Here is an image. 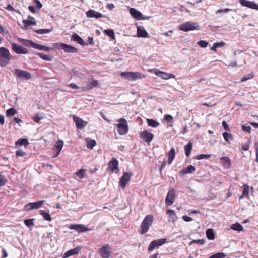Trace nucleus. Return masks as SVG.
Returning <instances> with one entry per match:
<instances>
[{
	"label": "nucleus",
	"instance_id": "nucleus-1",
	"mask_svg": "<svg viewBox=\"0 0 258 258\" xmlns=\"http://www.w3.org/2000/svg\"><path fill=\"white\" fill-rule=\"evenodd\" d=\"M153 220L154 217L152 215H148L144 218L140 225L139 232L141 234L143 235L147 232L152 225Z\"/></svg>",
	"mask_w": 258,
	"mask_h": 258
},
{
	"label": "nucleus",
	"instance_id": "nucleus-4",
	"mask_svg": "<svg viewBox=\"0 0 258 258\" xmlns=\"http://www.w3.org/2000/svg\"><path fill=\"white\" fill-rule=\"evenodd\" d=\"M119 123L115 125L117 127L118 133L119 135H123L126 134L128 131V126L125 119L122 118L118 120Z\"/></svg>",
	"mask_w": 258,
	"mask_h": 258
},
{
	"label": "nucleus",
	"instance_id": "nucleus-18",
	"mask_svg": "<svg viewBox=\"0 0 258 258\" xmlns=\"http://www.w3.org/2000/svg\"><path fill=\"white\" fill-rule=\"evenodd\" d=\"M64 142L62 140H59L54 144L53 149L56 153L55 157L57 156L60 153L63 146Z\"/></svg>",
	"mask_w": 258,
	"mask_h": 258
},
{
	"label": "nucleus",
	"instance_id": "nucleus-52",
	"mask_svg": "<svg viewBox=\"0 0 258 258\" xmlns=\"http://www.w3.org/2000/svg\"><path fill=\"white\" fill-rule=\"evenodd\" d=\"M225 256V254L222 252H219L213 254L208 258H223Z\"/></svg>",
	"mask_w": 258,
	"mask_h": 258
},
{
	"label": "nucleus",
	"instance_id": "nucleus-13",
	"mask_svg": "<svg viewBox=\"0 0 258 258\" xmlns=\"http://www.w3.org/2000/svg\"><path fill=\"white\" fill-rule=\"evenodd\" d=\"M175 191L173 189H170L166 196L165 203L167 206H171L173 204L175 199Z\"/></svg>",
	"mask_w": 258,
	"mask_h": 258
},
{
	"label": "nucleus",
	"instance_id": "nucleus-40",
	"mask_svg": "<svg viewBox=\"0 0 258 258\" xmlns=\"http://www.w3.org/2000/svg\"><path fill=\"white\" fill-rule=\"evenodd\" d=\"M16 113L17 111L14 108H10L6 111V114L7 116H13Z\"/></svg>",
	"mask_w": 258,
	"mask_h": 258
},
{
	"label": "nucleus",
	"instance_id": "nucleus-19",
	"mask_svg": "<svg viewBox=\"0 0 258 258\" xmlns=\"http://www.w3.org/2000/svg\"><path fill=\"white\" fill-rule=\"evenodd\" d=\"M86 14L88 18H100L103 16L101 13L92 9H90L86 12Z\"/></svg>",
	"mask_w": 258,
	"mask_h": 258
},
{
	"label": "nucleus",
	"instance_id": "nucleus-36",
	"mask_svg": "<svg viewBox=\"0 0 258 258\" xmlns=\"http://www.w3.org/2000/svg\"><path fill=\"white\" fill-rule=\"evenodd\" d=\"M19 42L22 43L24 45L28 47H32L33 41L30 40H26L20 38L19 39Z\"/></svg>",
	"mask_w": 258,
	"mask_h": 258
},
{
	"label": "nucleus",
	"instance_id": "nucleus-8",
	"mask_svg": "<svg viewBox=\"0 0 258 258\" xmlns=\"http://www.w3.org/2000/svg\"><path fill=\"white\" fill-rule=\"evenodd\" d=\"M166 242L167 239L166 238H162L152 241V242H150L149 245V247L148 248V251L149 252H151L152 250H153L155 248H158V247L162 245Z\"/></svg>",
	"mask_w": 258,
	"mask_h": 258
},
{
	"label": "nucleus",
	"instance_id": "nucleus-62",
	"mask_svg": "<svg viewBox=\"0 0 258 258\" xmlns=\"http://www.w3.org/2000/svg\"><path fill=\"white\" fill-rule=\"evenodd\" d=\"M32 207V203H29L25 205V208L27 211H30L33 209Z\"/></svg>",
	"mask_w": 258,
	"mask_h": 258
},
{
	"label": "nucleus",
	"instance_id": "nucleus-63",
	"mask_svg": "<svg viewBox=\"0 0 258 258\" xmlns=\"http://www.w3.org/2000/svg\"><path fill=\"white\" fill-rule=\"evenodd\" d=\"M41 119V118L38 116V115H35L33 117V120L36 123H39Z\"/></svg>",
	"mask_w": 258,
	"mask_h": 258
},
{
	"label": "nucleus",
	"instance_id": "nucleus-11",
	"mask_svg": "<svg viewBox=\"0 0 258 258\" xmlns=\"http://www.w3.org/2000/svg\"><path fill=\"white\" fill-rule=\"evenodd\" d=\"M11 46L12 50L17 54H26L29 53L27 49L14 42L11 43Z\"/></svg>",
	"mask_w": 258,
	"mask_h": 258
},
{
	"label": "nucleus",
	"instance_id": "nucleus-64",
	"mask_svg": "<svg viewBox=\"0 0 258 258\" xmlns=\"http://www.w3.org/2000/svg\"><path fill=\"white\" fill-rule=\"evenodd\" d=\"M28 9L31 12L33 13H35L36 11L35 7L33 6H29L28 7Z\"/></svg>",
	"mask_w": 258,
	"mask_h": 258
},
{
	"label": "nucleus",
	"instance_id": "nucleus-31",
	"mask_svg": "<svg viewBox=\"0 0 258 258\" xmlns=\"http://www.w3.org/2000/svg\"><path fill=\"white\" fill-rule=\"evenodd\" d=\"M40 214L42 216L43 218L45 220L51 221L52 218L48 212H46L44 210L40 211Z\"/></svg>",
	"mask_w": 258,
	"mask_h": 258
},
{
	"label": "nucleus",
	"instance_id": "nucleus-53",
	"mask_svg": "<svg viewBox=\"0 0 258 258\" xmlns=\"http://www.w3.org/2000/svg\"><path fill=\"white\" fill-rule=\"evenodd\" d=\"M164 118L168 122H171L173 120V117L171 115L169 114L165 115Z\"/></svg>",
	"mask_w": 258,
	"mask_h": 258
},
{
	"label": "nucleus",
	"instance_id": "nucleus-49",
	"mask_svg": "<svg viewBox=\"0 0 258 258\" xmlns=\"http://www.w3.org/2000/svg\"><path fill=\"white\" fill-rule=\"evenodd\" d=\"M197 44L202 48H205L207 47L208 42L204 40H200L197 42Z\"/></svg>",
	"mask_w": 258,
	"mask_h": 258
},
{
	"label": "nucleus",
	"instance_id": "nucleus-7",
	"mask_svg": "<svg viewBox=\"0 0 258 258\" xmlns=\"http://www.w3.org/2000/svg\"><path fill=\"white\" fill-rule=\"evenodd\" d=\"M14 75L20 79L29 80L31 78V74L29 72L18 69H15Z\"/></svg>",
	"mask_w": 258,
	"mask_h": 258
},
{
	"label": "nucleus",
	"instance_id": "nucleus-9",
	"mask_svg": "<svg viewBox=\"0 0 258 258\" xmlns=\"http://www.w3.org/2000/svg\"><path fill=\"white\" fill-rule=\"evenodd\" d=\"M111 253V247L108 244L103 245L99 249L100 256L102 258H109Z\"/></svg>",
	"mask_w": 258,
	"mask_h": 258
},
{
	"label": "nucleus",
	"instance_id": "nucleus-41",
	"mask_svg": "<svg viewBox=\"0 0 258 258\" xmlns=\"http://www.w3.org/2000/svg\"><path fill=\"white\" fill-rule=\"evenodd\" d=\"M52 31V29H40L34 30V31L37 34H43L48 33Z\"/></svg>",
	"mask_w": 258,
	"mask_h": 258
},
{
	"label": "nucleus",
	"instance_id": "nucleus-37",
	"mask_svg": "<svg viewBox=\"0 0 258 258\" xmlns=\"http://www.w3.org/2000/svg\"><path fill=\"white\" fill-rule=\"evenodd\" d=\"M35 54L44 60L51 61L52 60L51 57L48 55L43 54L40 52H37Z\"/></svg>",
	"mask_w": 258,
	"mask_h": 258
},
{
	"label": "nucleus",
	"instance_id": "nucleus-45",
	"mask_svg": "<svg viewBox=\"0 0 258 258\" xmlns=\"http://www.w3.org/2000/svg\"><path fill=\"white\" fill-rule=\"evenodd\" d=\"M98 82L97 80H93L88 85V89H91L94 87L97 86Z\"/></svg>",
	"mask_w": 258,
	"mask_h": 258
},
{
	"label": "nucleus",
	"instance_id": "nucleus-28",
	"mask_svg": "<svg viewBox=\"0 0 258 258\" xmlns=\"http://www.w3.org/2000/svg\"><path fill=\"white\" fill-rule=\"evenodd\" d=\"M192 148V143L189 142L186 146H184V149L186 156H189Z\"/></svg>",
	"mask_w": 258,
	"mask_h": 258
},
{
	"label": "nucleus",
	"instance_id": "nucleus-17",
	"mask_svg": "<svg viewBox=\"0 0 258 258\" xmlns=\"http://www.w3.org/2000/svg\"><path fill=\"white\" fill-rule=\"evenodd\" d=\"M73 118L77 128L82 129L85 126L86 122H84L82 119L75 115H73Z\"/></svg>",
	"mask_w": 258,
	"mask_h": 258
},
{
	"label": "nucleus",
	"instance_id": "nucleus-43",
	"mask_svg": "<svg viewBox=\"0 0 258 258\" xmlns=\"http://www.w3.org/2000/svg\"><path fill=\"white\" fill-rule=\"evenodd\" d=\"M254 77V74L253 72H251L246 75L244 76L241 79V82H243L246 81L249 79H252Z\"/></svg>",
	"mask_w": 258,
	"mask_h": 258
},
{
	"label": "nucleus",
	"instance_id": "nucleus-12",
	"mask_svg": "<svg viewBox=\"0 0 258 258\" xmlns=\"http://www.w3.org/2000/svg\"><path fill=\"white\" fill-rule=\"evenodd\" d=\"M154 135L151 132L145 130L140 133V137L145 142L150 143L153 139Z\"/></svg>",
	"mask_w": 258,
	"mask_h": 258
},
{
	"label": "nucleus",
	"instance_id": "nucleus-15",
	"mask_svg": "<svg viewBox=\"0 0 258 258\" xmlns=\"http://www.w3.org/2000/svg\"><path fill=\"white\" fill-rule=\"evenodd\" d=\"M69 228L75 230L78 232H85L90 230L89 228L82 224H72L70 225Z\"/></svg>",
	"mask_w": 258,
	"mask_h": 258
},
{
	"label": "nucleus",
	"instance_id": "nucleus-48",
	"mask_svg": "<svg viewBox=\"0 0 258 258\" xmlns=\"http://www.w3.org/2000/svg\"><path fill=\"white\" fill-rule=\"evenodd\" d=\"M34 219H28L24 220L25 224L28 226L30 227L34 225Z\"/></svg>",
	"mask_w": 258,
	"mask_h": 258
},
{
	"label": "nucleus",
	"instance_id": "nucleus-46",
	"mask_svg": "<svg viewBox=\"0 0 258 258\" xmlns=\"http://www.w3.org/2000/svg\"><path fill=\"white\" fill-rule=\"evenodd\" d=\"M7 182L6 178L0 173V187L4 186Z\"/></svg>",
	"mask_w": 258,
	"mask_h": 258
},
{
	"label": "nucleus",
	"instance_id": "nucleus-5",
	"mask_svg": "<svg viewBox=\"0 0 258 258\" xmlns=\"http://www.w3.org/2000/svg\"><path fill=\"white\" fill-rule=\"evenodd\" d=\"M54 46L57 48H61L66 53H74L78 52L76 47L63 43H54Z\"/></svg>",
	"mask_w": 258,
	"mask_h": 258
},
{
	"label": "nucleus",
	"instance_id": "nucleus-59",
	"mask_svg": "<svg viewBox=\"0 0 258 258\" xmlns=\"http://www.w3.org/2000/svg\"><path fill=\"white\" fill-rule=\"evenodd\" d=\"M182 218L186 222H190L193 220L192 218L186 215H183Z\"/></svg>",
	"mask_w": 258,
	"mask_h": 258
},
{
	"label": "nucleus",
	"instance_id": "nucleus-3",
	"mask_svg": "<svg viewBox=\"0 0 258 258\" xmlns=\"http://www.w3.org/2000/svg\"><path fill=\"white\" fill-rule=\"evenodd\" d=\"M120 76L131 81H136L145 77V75L139 72H122Z\"/></svg>",
	"mask_w": 258,
	"mask_h": 258
},
{
	"label": "nucleus",
	"instance_id": "nucleus-30",
	"mask_svg": "<svg viewBox=\"0 0 258 258\" xmlns=\"http://www.w3.org/2000/svg\"><path fill=\"white\" fill-rule=\"evenodd\" d=\"M243 192L242 194L239 196V199H242L243 197L246 196L247 197H248V194L249 192V186L247 184H244L243 185Z\"/></svg>",
	"mask_w": 258,
	"mask_h": 258
},
{
	"label": "nucleus",
	"instance_id": "nucleus-61",
	"mask_svg": "<svg viewBox=\"0 0 258 258\" xmlns=\"http://www.w3.org/2000/svg\"><path fill=\"white\" fill-rule=\"evenodd\" d=\"M16 154L17 156H22L25 154V153L22 150H17Z\"/></svg>",
	"mask_w": 258,
	"mask_h": 258
},
{
	"label": "nucleus",
	"instance_id": "nucleus-57",
	"mask_svg": "<svg viewBox=\"0 0 258 258\" xmlns=\"http://www.w3.org/2000/svg\"><path fill=\"white\" fill-rule=\"evenodd\" d=\"M34 2L38 10L42 8V5L39 0H34Z\"/></svg>",
	"mask_w": 258,
	"mask_h": 258
},
{
	"label": "nucleus",
	"instance_id": "nucleus-16",
	"mask_svg": "<svg viewBox=\"0 0 258 258\" xmlns=\"http://www.w3.org/2000/svg\"><path fill=\"white\" fill-rule=\"evenodd\" d=\"M239 3L242 6L258 10V5L254 2L247 0H240Z\"/></svg>",
	"mask_w": 258,
	"mask_h": 258
},
{
	"label": "nucleus",
	"instance_id": "nucleus-22",
	"mask_svg": "<svg viewBox=\"0 0 258 258\" xmlns=\"http://www.w3.org/2000/svg\"><path fill=\"white\" fill-rule=\"evenodd\" d=\"M137 35L138 37L146 38L148 34L143 27L139 26L137 27Z\"/></svg>",
	"mask_w": 258,
	"mask_h": 258
},
{
	"label": "nucleus",
	"instance_id": "nucleus-6",
	"mask_svg": "<svg viewBox=\"0 0 258 258\" xmlns=\"http://www.w3.org/2000/svg\"><path fill=\"white\" fill-rule=\"evenodd\" d=\"M132 176L133 173L130 170L123 173V174L120 177L119 182V186L122 189H124L125 188L127 183L130 181Z\"/></svg>",
	"mask_w": 258,
	"mask_h": 258
},
{
	"label": "nucleus",
	"instance_id": "nucleus-42",
	"mask_svg": "<svg viewBox=\"0 0 258 258\" xmlns=\"http://www.w3.org/2000/svg\"><path fill=\"white\" fill-rule=\"evenodd\" d=\"M104 33L112 39H115V34L113 30L107 29L104 31Z\"/></svg>",
	"mask_w": 258,
	"mask_h": 258
},
{
	"label": "nucleus",
	"instance_id": "nucleus-24",
	"mask_svg": "<svg viewBox=\"0 0 258 258\" xmlns=\"http://www.w3.org/2000/svg\"><path fill=\"white\" fill-rule=\"evenodd\" d=\"M130 12L131 15L135 18L140 20L142 19V14L139 11L137 10L134 8H131L130 10Z\"/></svg>",
	"mask_w": 258,
	"mask_h": 258
},
{
	"label": "nucleus",
	"instance_id": "nucleus-32",
	"mask_svg": "<svg viewBox=\"0 0 258 258\" xmlns=\"http://www.w3.org/2000/svg\"><path fill=\"white\" fill-rule=\"evenodd\" d=\"M206 234L208 239L214 240L215 239V234L212 229H207Z\"/></svg>",
	"mask_w": 258,
	"mask_h": 258
},
{
	"label": "nucleus",
	"instance_id": "nucleus-58",
	"mask_svg": "<svg viewBox=\"0 0 258 258\" xmlns=\"http://www.w3.org/2000/svg\"><path fill=\"white\" fill-rule=\"evenodd\" d=\"M242 130L244 131L247 132V133H250V132H251V127L249 126H246V125H243L242 126Z\"/></svg>",
	"mask_w": 258,
	"mask_h": 258
},
{
	"label": "nucleus",
	"instance_id": "nucleus-39",
	"mask_svg": "<svg viewBox=\"0 0 258 258\" xmlns=\"http://www.w3.org/2000/svg\"><path fill=\"white\" fill-rule=\"evenodd\" d=\"M231 228L233 230L237 231H241L243 230L242 226L238 223L232 224Z\"/></svg>",
	"mask_w": 258,
	"mask_h": 258
},
{
	"label": "nucleus",
	"instance_id": "nucleus-60",
	"mask_svg": "<svg viewBox=\"0 0 258 258\" xmlns=\"http://www.w3.org/2000/svg\"><path fill=\"white\" fill-rule=\"evenodd\" d=\"M231 10L229 8H226L224 9H219L216 11V13H220L222 12L227 13L230 11Z\"/></svg>",
	"mask_w": 258,
	"mask_h": 258
},
{
	"label": "nucleus",
	"instance_id": "nucleus-50",
	"mask_svg": "<svg viewBox=\"0 0 258 258\" xmlns=\"http://www.w3.org/2000/svg\"><path fill=\"white\" fill-rule=\"evenodd\" d=\"M211 156L210 155L208 154H200L199 155L196 156V157L195 158V159L197 160H201L203 159H208Z\"/></svg>",
	"mask_w": 258,
	"mask_h": 258
},
{
	"label": "nucleus",
	"instance_id": "nucleus-44",
	"mask_svg": "<svg viewBox=\"0 0 258 258\" xmlns=\"http://www.w3.org/2000/svg\"><path fill=\"white\" fill-rule=\"evenodd\" d=\"M96 144V141L94 140H87V147L88 148L92 149Z\"/></svg>",
	"mask_w": 258,
	"mask_h": 258
},
{
	"label": "nucleus",
	"instance_id": "nucleus-21",
	"mask_svg": "<svg viewBox=\"0 0 258 258\" xmlns=\"http://www.w3.org/2000/svg\"><path fill=\"white\" fill-rule=\"evenodd\" d=\"M81 250L80 247H76L73 249H70L64 253L63 258H67L70 256L76 255L78 254L79 251Z\"/></svg>",
	"mask_w": 258,
	"mask_h": 258
},
{
	"label": "nucleus",
	"instance_id": "nucleus-14",
	"mask_svg": "<svg viewBox=\"0 0 258 258\" xmlns=\"http://www.w3.org/2000/svg\"><path fill=\"white\" fill-rule=\"evenodd\" d=\"M154 73L159 77L164 80H168L171 78H175V75L171 73H168L165 72L156 70L154 71Z\"/></svg>",
	"mask_w": 258,
	"mask_h": 258
},
{
	"label": "nucleus",
	"instance_id": "nucleus-55",
	"mask_svg": "<svg viewBox=\"0 0 258 258\" xmlns=\"http://www.w3.org/2000/svg\"><path fill=\"white\" fill-rule=\"evenodd\" d=\"M223 136L226 141H228L229 138L231 137V135L227 132H224L223 133Z\"/></svg>",
	"mask_w": 258,
	"mask_h": 258
},
{
	"label": "nucleus",
	"instance_id": "nucleus-38",
	"mask_svg": "<svg viewBox=\"0 0 258 258\" xmlns=\"http://www.w3.org/2000/svg\"><path fill=\"white\" fill-rule=\"evenodd\" d=\"M175 155V150L174 148L171 149V150L169 151V153H168V161H172L174 159Z\"/></svg>",
	"mask_w": 258,
	"mask_h": 258
},
{
	"label": "nucleus",
	"instance_id": "nucleus-25",
	"mask_svg": "<svg viewBox=\"0 0 258 258\" xmlns=\"http://www.w3.org/2000/svg\"><path fill=\"white\" fill-rule=\"evenodd\" d=\"M71 40L77 42L81 45H87V44L77 34H74L72 35Z\"/></svg>",
	"mask_w": 258,
	"mask_h": 258
},
{
	"label": "nucleus",
	"instance_id": "nucleus-56",
	"mask_svg": "<svg viewBox=\"0 0 258 258\" xmlns=\"http://www.w3.org/2000/svg\"><path fill=\"white\" fill-rule=\"evenodd\" d=\"M214 44H215V45L216 46V47L217 48L223 47L226 45V43L224 42H223V41H221L220 42H216Z\"/></svg>",
	"mask_w": 258,
	"mask_h": 258
},
{
	"label": "nucleus",
	"instance_id": "nucleus-23",
	"mask_svg": "<svg viewBox=\"0 0 258 258\" xmlns=\"http://www.w3.org/2000/svg\"><path fill=\"white\" fill-rule=\"evenodd\" d=\"M32 47L34 48V49H38V50H44L45 51H49L51 49H52V48H50V47H49L48 46H44V45H42L39 44L38 43H35L34 42H33V45L32 46Z\"/></svg>",
	"mask_w": 258,
	"mask_h": 258
},
{
	"label": "nucleus",
	"instance_id": "nucleus-2",
	"mask_svg": "<svg viewBox=\"0 0 258 258\" xmlns=\"http://www.w3.org/2000/svg\"><path fill=\"white\" fill-rule=\"evenodd\" d=\"M11 55L9 50L4 47H0V66H7L11 59Z\"/></svg>",
	"mask_w": 258,
	"mask_h": 258
},
{
	"label": "nucleus",
	"instance_id": "nucleus-20",
	"mask_svg": "<svg viewBox=\"0 0 258 258\" xmlns=\"http://www.w3.org/2000/svg\"><path fill=\"white\" fill-rule=\"evenodd\" d=\"M22 23L24 24V29H27L30 25H36V22L34 20V18L31 16H28V20H23Z\"/></svg>",
	"mask_w": 258,
	"mask_h": 258
},
{
	"label": "nucleus",
	"instance_id": "nucleus-51",
	"mask_svg": "<svg viewBox=\"0 0 258 258\" xmlns=\"http://www.w3.org/2000/svg\"><path fill=\"white\" fill-rule=\"evenodd\" d=\"M85 173V170L83 169H81L76 172V174L80 178H83L84 177Z\"/></svg>",
	"mask_w": 258,
	"mask_h": 258
},
{
	"label": "nucleus",
	"instance_id": "nucleus-27",
	"mask_svg": "<svg viewBox=\"0 0 258 258\" xmlns=\"http://www.w3.org/2000/svg\"><path fill=\"white\" fill-rule=\"evenodd\" d=\"M29 144V142L27 139L26 138H20L15 143L16 146H26Z\"/></svg>",
	"mask_w": 258,
	"mask_h": 258
},
{
	"label": "nucleus",
	"instance_id": "nucleus-35",
	"mask_svg": "<svg viewBox=\"0 0 258 258\" xmlns=\"http://www.w3.org/2000/svg\"><path fill=\"white\" fill-rule=\"evenodd\" d=\"M45 200H41L36 202L32 203V209H38L42 207V205L44 203Z\"/></svg>",
	"mask_w": 258,
	"mask_h": 258
},
{
	"label": "nucleus",
	"instance_id": "nucleus-54",
	"mask_svg": "<svg viewBox=\"0 0 258 258\" xmlns=\"http://www.w3.org/2000/svg\"><path fill=\"white\" fill-rule=\"evenodd\" d=\"M6 9L7 10L10 11H15V12H16L17 13H20L19 10H15L14 7L12 6H11L10 4H8L7 7H6Z\"/></svg>",
	"mask_w": 258,
	"mask_h": 258
},
{
	"label": "nucleus",
	"instance_id": "nucleus-34",
	"mask_svg": "<svg viewBox=\"0 0 258 258\" xmlns=\"http://www.w3.org/2000/svg\"><path fill=\"white\" fill-rule=\"evenodd\" d=\"M147 122L149 126L153 127H157L160 124L159 122L152 119H147Z\"/></svg>",
	"mask_w": 258,
	"mask_h": 258
},
{
	"label": "nucleus",
	"instance_id": "nucleus-29",
	"mask_svg": "<svg viewBox=\"0 0 258 258\" xmlns=\"http://www.w3.org/2000/svg\"><path fill=\"white\" fill-rule=\"evenodd\" d=\"M109 167L112 172L115 171V173H118L119 171L118 162H109Z\"/></svg>",
	"mask_w": 258,
	"mask_h": 258
},
{
	"label": "nucleus",
	"instance_id": "nucleus-26",
	"mask_svg": "<svg viewBox=\"0 0 258 258\" xmlns=\"http://www.w3.org/2000/svg\"><path fill=\"white\" fill-rule=\"evenodd\" d=\"M195 170V168L192 165H189L185 168L183 169L180 171L181 174H189L193 173Z\"/></svg>",
	"mask_w": 258,
	"mask_h": 258
},
{
	"label": "nucleus",
	"instance_id": "nucleus-47",
	"mask_svg": "<svg viewBox=\"0 0 258 258\" xmlns=\"http://www.w3.org/2000/svg\"><path fill=\"white\" fill-rule=\"evenodd\" d=\"M205 243V240L204 239H196L192 240L190 243V245L193 244V243H196L200 245H203Z\"/></svg>",
	"mask_w": 258,
	"mask_h": 258
},
{
	"label": "nucleus",
	"instance_id": "nucleus-33",
	"mask_svg": "<svg viewBox=\"0 0 258 258\" xmlns=\"http://www.w3.org/2000/svg\"><path fill=\"white\" fill-rule=\"evenodd\" d=\"M167 214L168 215V217L173 221H175L176 219V213L173 210L168 209L167 210Z\"/></svg>",
	"mask_w": 258,
	"mask_h": 258
},
{
	"label": "nucleus",
	"instance_id": "nucleus-10",
	"mask_svg": "<svg viewBox=\"0 0 258 258\" xmlns=\"http://www.w3.org/2000/svg\"><path fill=\"white\" fill-rule=\"evenodd\" d=\"M198 27V25L197 23L187 22L180 25L179 29L183 31L187 32L189 31L196 30Z\"/></svg>",
	"mask_w": 258,
	"mask_h": 258
}]
</instances>
